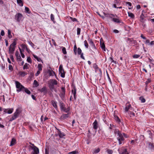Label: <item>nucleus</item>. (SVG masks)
Segmentation results:
<instances>
[{"mask_svg":"<svg viewBox=\"0 0 154 154\" xmlns=\"http://www.w3.org/2000/svg\"><path fill=\"white\" fill-rule=\"evenodd\" d=\"M114 133L117 137V139L119 141V144H122V141H123L124 138L123 137H127L126 135L124 133L122 134L118 129H116L114 131Z\"/></svg>","mask_w":154,"mask_h":154,"instance_id":"1","label":"nucleus"},{"mask_svg":"<svg viewBox=\"0 0 154 154\" xmlns=\"http://www.w3.org/2000/svg\"><path fill=\"white\" fill-rule=\"evenodd\" d=\"M22 111V108L19 107L16 110L12 117L10 119V121H12L17 119Z\"/></svg>","mask_w":154,"mask_h":154,"instance_id":"2","label":"nucleus"},{"mask_svg":"<svg viewBox=\"0 0 154 154\" xmlns=\"http://www.w3.org/2000/svg\"><path fill=\"white\" fill-rule=\"evenodd\" d=\"M16 41L13 42L10 45L9 48V51L10 54H13L16 48Z\"/></svg>","mask_w":154,"mask_h":154,"instance_id":"3","label":"nucleus"},{"mask_svg":"<svg viewBox=\"0 0 154 154\" xmlns=\"http://www.w3.org/2000/svg\"><path fill=\"white\" fill-rule=\"evenodd\" d=\"M16 88L17 89V91L19 92L21 91H23L24 87L18 81H15Z\"/></svg>","mask_w":154,"mask_h":154,"instance_id":"4","label":"nucleus"},{"mask_svg":"<svg viewBox=\"0 0 154 154\" xmlns=\"http://www.w3.org/2000/svg\"><path fill=\"white\" fill-rule=\"evenodd\" d=\"M59 71L60 75L62 78H64L65 77V72L63 69L62 65H60L59 67Z\"/></svg>","mask_w":154,"mask_h":154,"instance_id":"5","label":"nucleus"},{"mask_svg":"<svg viewBox=\"0 0 154 154\" xmlns=\"http://www.w3.org/2000/svg\"><path fill=\"white\" fill-rule=\"evenodd\" d=\"M22 15L20 13H18L16 14L15 16V18L16 20L18 22H19L22 19Z\"/></svg>","mask_w":154,"mask_h":154,"instance_id":"6","label":"nucleus"},{"mask_svg":"<svg viewBox=\"0 0 154 154\" xmlns=\"http://www.w3.org/2000/svg\"><path fill=\"white\" fill-rule=\"evenodd\" d=\"M55 135L56 136H59L60 138H63L65 136L64 134L62 133L59 129H57V131L56 132Z\"/></svg>","mask_w":154,"mask_h":154,"instance_id":"7","label":"nucleus"},{"mask_svg":"<svg viewBox=\"0 0 154 154\" xmlns=\"http://www.w3.org/2000/svg\"><path fill=\"white\" fill-rule=\"evenodd\" d=\"M15 56L17 58V60L18 62H20L22 61V59L20 55L17 51H16Z\"/></svg>","mask_w":154,"mask_h":154,"instance_id":"8","label":"nucleus"},{"mask_svg":"<svg viewBox=\"0 0 154 154\" xmlns=\"http://www.w3.org/2000/svg\"><path fill=\"white\" fill-rule=\"evenodd\" d=\"M33 151L32 152V154H38L39 153V150L37 147L33 148L32 149Z\"/></svg>","mask_w":154,"mask_h":154,"instance_id":"9","label":"nucleus"},{"mask_svg":"<svg viewBox=\"0 0 154 154\" xmlns=\"http://www.w3.org/2000/svg\"><path fill=\"white\" fill-rule=\"evenodd\" d=\"M38 91L41 92H43L44 94H45L47 92L46 88L45 86L43 87L41 89H39Z\"/></svg>","mask_w":154,"mask_h":154,"instance_id":"10","label":"nucleus"},{"mask_svg":"<svg viewBox=\"0 0 154 154\" xmlns=\"http://www.w3.org/2000/svg\"><path fill=\"white\" fill-rule=\"evenodd\" d=\"M70 114V113H68L67 114H63L60 117V119H67Z\"/></svg>","mask_w":154,"mask_h":154,"instance_id":"11","label":"nucleus"},{"mask_svg":"<svg viewBox=\"0 0 154 154\" xmlns=\"http://www.w3.org/2000/svg\"><path fill=\"white\" fill-rule=\"evenodd\" d=\"M131 107V106L130 104H127L126 105V106L125 108V112H128V110Z\"/></svg>","mask_w":154,"mask_h":154,"instance_id":"12","label":"nucleus"},{"mask_svg":"<svg viewBox=\"0 0 154 154\" xmlns=\"http://www.w3.org/2000/svg\"><path fill=\"white\" fill-rule=\"evenodd\" d=\"M93 128L95 129H97V122L96 120H95L93 123Z\"/></svg>","mask_w":154,"mask_h":154,"instance_id":"13","label":"nucleus"},{"mask_svg":"<svg viewBox=\"0 0 154 154\" xmlns=\"http://www.w3.org/2000/svg\"><path fill=\"white\" fill-rule=\"evenodd\" d=\"M16 140L14 138H12L10 144V146H12L16 143Z\"/></svg>","mask_w":154,"mask_h":154,"instance_id":"14","label":"nucleus"},{"mask_svg":"<svg viewBox=\"0 0 154 154\" xmlns=\"http://www.w3.org/2000/svg\"><path fill=\"white\" fill-rule=\"evenodd\" d=\"M144 12V11H142V14L141 15L140 18V20L142 22L145 17H146L143 14V12Z\"/></svg>","mask_w":154,"mask_h":154,"instance_id":"15","label":"nucleus"},{"mask_svg":"<svg viewBox=\"0 0 154 154\" xmlns=\"http://www.w3.org/2000/svg\"><path fill=\"white\" fill-rule=\"evenodd\" d=\"M51 83L53 85H57V82L55 79H52L50 81Z\"/></svg>","mask_w":154,"mask_h":154,"instance_id":"16","label":"nucleus"},{"mask_svg":"<svg viewBox=\"0 0 154 154\" xmlns=\"http://www.w3.org/2000/svg\"><path fill=\"white\" fill-rule=\"evenodd\" d=\"M51 103L53 106L55 108H57V102L54 100L51 101Z\"/></svg>","mask_w":154,"mask_h":154,"instance_id":"17","label":"nucleus"},{"mask_svg":"<svg viewBox=\"0 0 154 154\" xmlns=\"http://www.w3.org/2000/svg\"><path fill=\"white\" fill-rule=\"evenodd\" d=\"M17 2L20 6H23V3L21 0H17Z\"/></svg>","mask_w":154,"mask_h":154,"instance_id":"18","label":"nucleus"},{"mask_svg":"<svg viewBox=\"0 0 154 154\" xmlns=\"http://www.w3.org/2000/svg\"><path fill=\"white\" fill-rule=\"evenodd\" d=\"M13 108L7 109V113L9 114H11L13 112Z\"/></svg>","mask_w":154,"mask_h":154,"instance_id":"19","label":"nucleus"},{"mask_svg":"<svg viewBox=\"0 0 154 154\" xmlns=\"http://www.w3.org/2000/svg\"><path fill=\"white\" fill-rule=\"evenodd\" d=\"M70 110V108L69 107H68L67 108H66L65 107V108L62 111H63L64 112H67V113H69V111Z\"/></svg>","mask_w":154,"mask_h":154,"instance_id":"20","label":"nucleus"},{"mask_svg":"<svg viewBox=\"0 0 154 154\" xmlns=\"http://www.w3.org/2000/svg\"><path fill=\"white\" fill-rule=\"evenodd\" d=\"M19 48L20 49V52L22 57L23 58H24L25 57V55H24V54L23 53V50H22L20 48Z\"/></svg>","mask_w":154,"mask_h":154,"instance_id":"21","label":"nucleus"},{"mask_svg":"<svg viewBox=\"0 0 154 154\" xmlns=\"http://www.w3.org/2000/svg\"><path fill=\"white\" fill-rule=\"evenodd\" d=\"M100 47L104 51H106L105 45L104 43H100Z\"/></svg>","mask_w":154,"mask_h":154,"instance_id":"22","label":"nucleus"},{"mask_svg":"<svg viewBox=\"0 0 154 154\" xmlns=\"http://www.w3.org/2000/svg\"><path fill=\"white\" fill-rule=\"evenodd\" d=\"M37 68L39 71H42V66L40 64H38L37 66Z\"/></svg>","mask_w":154,"mask_h":154,"instance_id":"23","label":"nucleus"},{"mask_svg":"<svg viewBox=\"0 0 154 154\" xmlns=\"http://www.w3.org/2000/svg\"><path fill=\"white\" fill-rule=\"evenodd\" d=\"M33 85H34L35 87H37L39 85V84H38V82L36 80H35L34 81V82H33Z\"/></svg>","mask_w":154,"mask_h":154,"instance_id":"24","label":"nucleus"},{"mask_svg":"<svg viewBox=\"0 0 154 154\" xmlns=\"http://www.w3.org/2000/svg\"><path fill=\"white\" fill-rule=\"evenodd\" d=\"M128 14L129 17H131V18H134V16L132 13L128 12Z\"/></svg>","mask_w":154,"mask_h":154,"instance_id":"25","label":"nucleus"},{"mask_svg":"<svg viewBox=\"0 0 154 154\" xmlns=\"http://www.w3.org/2000/svg\"><path fill=\"white\" fill-rule=\"evenodd\" d=\"M23 91H24L25 92L28 94H30L31 93L30 91L25 88H24V89Z\"/></svg>","mask_w":154,"mask_h":154,"instance_id":"26","label":"nucleus"},{"mask_svg":"<svg viewBox=\"0 0 154 154\" xmlns=\"http://www.w3.org/2000/svg\"><path fill=\"white\" fill-rule=\"evenodd\" d=\"M72 93L73 94V97L74 98H75V94H76V90L75 89H72Z\"/></svg>","mask_w":154,"mask_h":154,"instance_id":"27","label":"nucleus"},{"mask_svg":"<svg viewBox=\"0 0 154 154\" xmlns=\"http://www.w3.org/2000/svg\"><path fill=\"white\" fill-rule=\"evenodd\" d=\"M112 20L116 23H120V21L119 19L116 18H113L112 19Z\"/></svg>","mask_w":154,"mask_h":154,"instance_id":"28","label":"nucleus"},{"mask_svg":"<svg viewBox=\"0 0 154 154\" xmlns=\"http://www.w3.org/2000/svg\"><path fill=\"white\" fill-rule=\"evenodd\" d=\"M62 52H63V54H66L67 52H66V48L64 47H62Z\"/></svg>","mask_w":154,"mask_h":154,"instance_id":"29","label":"nucleus"},{"mask_svg":"<svg viewBox=\"0 0 154 154\" xmlns=\"http://www.w3.org/2000/svg\"><path fill=\"white\" fill-rule=\"evenodd\" d=\"M81 29L79 28H77V34L78 35H79L80 34Z\"/></svg>","mask_w":154,"mask_h":154,"instance_id":"30","label":"nucleus"},{"mask_svg":"<svg viewBox=\"0 0 154 154\" xmlns=\"http://www.w3.org/2000/svg\"><path fill=\"white\" fill-rule=\"evenodd\" d=\"M84 43L85 47L87 48H88V45L86 40H85L84 41Z\"/></svg>","mask_w":154,"mask_h":154,"instance_id":"31","label":"nucleus"},{"mask_svg":"<svg viewBox=\"0 0 154 154\" xmlns=\"http://www.w3.org/2000/svg\"><path fill=\"white\" fill-rule=\"evenodd\" d=\"M148 145L149 146V147L151 148H153L154 147V145L153 143H151L150 142L148 143Z\"/></svg>","mask_w":154,"mask_h":154,"instance_id":"32","label":"nucleus"},{"mask_svg":"<svg viewBox=\"0 0 154 154\" xmlns=\"http://www.w3.org/2000/svg\"><path fill=\"white\" fill-rule=\"evenodd\" d=\"M8 37L9 38H11L12 37V36L11 35V32L10 30H8Z\"/></svg>","mask_w":154,"mask_h":154,"instance_id":"33","label":"nucleus"},{"mask_svg":"<svg viewBox=\"0 0 154 154\" xmlns=\"http://www.w3.org/2000/svg\"><path fill=\"white\" fill-rule=\"evenodd\" d=\"M25 10L26 13L29 14L30 13V11H29V8L26 7H25Z\"/></svg>","mask_w":154,"mask_h":154,"instance_id":"34","label":"nucleus"},{"mask_svg":"<svg viewBox=\"0 0 154 154\" xmlns=\"http://www.w3.org/2000/svg\"><path fill=\"white\" fill-rule=\"evenodd\" d=\"M140 100L141 101V102L144 103L145 102V100L143 97H140Z\"/></svg>","mask_w":154,"mask_h":154,"instance_id":"35","label":"nucleus"},{"mask_svg":"<svg viewBox=\"0 0 154 154\" xmlns=\"http://www.w3.org/2000/svg\"><path fill=\"white\" fill-rule=\"evenodd\" d=\"M82 52V50L80 48H78L77 50V53L78 54H80Z\"/></svg>","mask_w":154,"mask_h":154,"instance_id":"36","label":"nucleus"},{"mask_svg":"<svg viewBox=\"0 0 154 154\" xmlns=\"http://www.w3.org/2000/svg\"><path fill=\"white\" fill-rule=\"evenodd\" d=\"M21 47L22 48H23L22 50H23L24 49H26V48L27 47L24 44H22L21 45Z\"/></svg>","mask_w":154,"mask_h":154,"instance_id":"37","label":"nucleus"},{"mask_svg":"<svg viewBox=\"0 0 154 154\" xmlns=\"http://www.w3.org/2000/svg\"><path fill=\"white\" fill-rule=\"evenodd\" d=\"M27 62L30 63H32V60L31 58L29 57H28L27 58Z\"/></svg>","mask_w":154,"mask_h":154,"instance_id":"38","label":"nucleus"},{"mask_svg":"<svg viewBox=\"0 0 154 154\" xmlns=\"http://www.w3.org/2000/svg\"><path fill=\"white\" fill-rule=\"evenodd\" d=\"M8 68H9V70H10L11 71H12L13 70V67H12V66L11 64H9V65Z\"/></svg>","mask_w":154,"mask_h":154,"instance_id":"39","label":"nucleus"},{"mask_svg":"<svg viewBox=\"0 0 154 154\" xmlns=\"http://www.w3.org/2000/svg\"><path fill=\"white\" fill-rule=\"evenodd\" d=\"M60 106V109L62 110H63L65 107L63 103H61Z\"/></svg>","mask_w":154,"mask_h":154,"instance_id":"40","label":"nucleus"},{"mask_svg":"<svg viewBox=\"0 0 154 154\" xmlns=\"http://www.w3.org/2000/svg\"><path fill=\"white\" fill-rule=\"evenodd\" d=\"M100 151V149L99 148H97L94 151V153H97L99 152Z\"/></svg>","mask_w":154,"mask_h":154,"instance_id":"41","label":"nucleus"},{"mask_svg":"<svg viewBox=\"0 0 154 154\" xmlns=\"http://www.w3.org/2000/svg\"><path fill=\"white\" fill-rule=\"evenodd\" d=\"M28 43L32 47L34 48L35 45L31 42H29Z\"/></svg>","mask_w":154,"mask_h":154,"instance_id":"42","label":"nucleus"},{"mask_svg":"<svg viewBox=\"0 0 154 154\" xmlns=\"http://www.w3.org/2000/svg\"><path fill=\"white\" fill-rule=\"evenodd\" d=\"M107 152L109 154H112L113 152L110 149L107 150Z\"/></svg>","mask_w":154,"mask_h":154,"instance_id":"43","label":"nucleus"},{"mask_svg":"<svg viewBox=\"0 0 154 154\" xmlns=\"http://www.w3.org/2000/svg\"><path fill=\"white\" fill-rule=\"evenodd\" d=\"M78 152L77 151H73L71 152H69V154H77Z\"/></svg>","mask_w":154,"mask_h":154,"instance_id":"44","label":"nucleus"},{"mask_svg":"<svg viewBox=\"0 0 154 154\" xmlns=\"http://www.w3.org/2000/svg\"><path fill=\"white\" fill-rule=\"evenodd\" d=\"M31 145L29 146V147L31 148V149L33 148H35V147H36V146L34 145L33 144L30 143Z\"/></svg>","mask_w":154,"mask_h":154,"instance_id":"45","label":"nucleus"},{"mask_svg":"<svg viewBox=\"0 0 154 154\" xmlns=\"http://www.w3.org/2000/svg\"><path fill=\"white\" fill-rule=\"evenodd\" d=\"M89 43L90 44V45L91 46H92V45H94V42H93V41H92V40L91 39L89 40Z\"/></svg>","mask_w":154,"mask_h":154,"instance_id":"46","label":"nucleus"},{"mask_svg":"<svg viewBox=\"0 0 154 154\" xmlns=\"http://www.w3.org/2000/svg\"><path fill=\"white\" fill-rule=\"evenodd\" d=\"M51 20L52 21H53L54 20V15L52 14H51Z\"/></svg>","mask_w":154,"mask_h":154,"instance_id":"47","label":"nucleus"},{"mask_svg":"<svg viewBox=\"0 0 154 154\" xmlns=\"http://www.w3.org/2000/svg\"><path fill=\"white\" fill-rule=\"evenodd\" d=\"M121 154H128V153L127 152V149H125L122 153Z\"/></svg>","mask_w":154,"mask_h":154,"instance_id":"48","label":"nucleus"},{"mask_svg":"<svg viewBox=\"0 0 154 154\" xmlns=\"http://www.w3.org/2000/svg\"><path fill=\"white\" fill-rule=\"evenodd\" d=\"M140 55H139L135 54V55H134L133 56V57L134 58H137L139 57H140Z\"/></svg>","mask_w":154,"mask_h":154,"instance_id":"49","label":"nucleus"},{"mask_svg":"<svg viewBox=\"0 0 154 154\" xmlns=\"http://www.w3.org/2000/svg\"><path fill=\"white\" fill-rule=\"evenodd\" d=\"M28 68V65L26 63H25L23 66V69H27Z\"/></svg>","mask_w":154,"mask_h":154,"instance_id":"50","label":"nucleus"},{"mask_svg":"<svg viewBox=\"0 0 154 154\" xmlns=\"http://www.w3.org/2000/svg\"><path fill=\"white\" fill-rule=\"evenodd\" d=\"M1 35L3 36L5 35V32L3 30H2L1 32Z\"/></svg>","mask_w":154,"mask_h":154,"instance_id":"51","label":"nucleus"},{"mask_svg":"<svg viewBox=\"0 0 154 154\" xmlns=\"http://www.w3.org/2000/svg\"><path fill=\"white\" fill-rule=\"evenodd\" d=\"M151 80L150 79H148L146 82V84H147L151 82Z\"/></svg>","mask_w":154,"mask_h":154,"instance_id":"52","label":"nucleus"},{"mask_svg":"<svg viewBox=\"0 0 154 154\" xmlns=\"http://www.w3.org/2000/svg\"><path fill=\"white\" fill-rule=\"evenodd\" d=\"M45 154H49L48 149L46 148L45 149Z\"/></svg>","mask_w":154,"mask_h":154,"instance_id":"53","label":"nucleus"},{"mask_svg":"<svg viewBox=\"0 0 154 154\" xmlns=\"http://www.w3.org/2000/svg\"><path fill=\"white\" fill-rule=\"evenodd\" d=\"M126 4L128 5V6H129L130 7H131V6L132 4L131 3L129 2H126Z\"/></svg>","mask_w":154,"mask_h":154,"instance_id":"54","label":"nucleus"},{"mask_svg":"<svg viewBox=\"0 0 154 154\" xmlns=\"http://www.w3.org/2000/svg\"><path fill=\"white\" fill-rule=\"evenodd\" d=\"M91 47H92V48L93 50H96V47L95 46V45L94 44L93 45H92Z\"/></svg>","mask_w":154,"mask_h":154,"instance_id":"55","label":"nucleus"},{"mask_svg":"<svg viewBox=\"0 0 154 154\" xmlns=\"http://www.w3.org/2000/svg\"><path fill=\"white\" fill-rule=\"evenodd\" d=\"M135 116V114L133 112H131L130 113L131 117L134 116Z\"/></svg>","mask_w":154,"mask_h":154,"instance_id":"56","label":"nucleus"},{"mask_svg":"<svg viewBox=\"0 0 154 154\" xmlns=\"http://www.w3.org/2000/svg\"><path fill=\"white\" fill-rule=\"evenodd\" d=\"M10 58L11 59V60H12V61H13V62H14V58H13V55H11L10 56Z\"/></svg>","mask_w":154,"mask_h":154,"instance_id":"57","label":"nucleus"},{"mask_svg":"<svg viewBox=\"0 0 154 154\" xmlns=\"http://www.w3.org/2000/svg\"><path fill=\"white\" fill-rule=\"evenodd\" d=\"M113 32L114 33H118L119 32V31L117 29H114L113 31Z\"/></svg>","mask_w":154,"mask_h":154,"instance_id":"58","label":"nucleus"},{"mask_svg":"<svg viewBox=\"0 0 154 154\" xmlns=\"http://www.w3.org/2000/svg\"><path fill=\"white\" fill-rule=\"evenodd\" d=\"M40 73V71L38 70L37 71L36 73L35 74V76H38Z\"/></svg>","mask_w":154,"mask_h":154,"instance_id":"59","label":"nucleus"},{"mask_svg":"<svg viewBox=\"0 0 154 154\" xmlns=\"http://www.w3.org/2000/svg\"><path fill=\"white\" fill-rule=\"evenodd\" d=\"M140 37H141L143 38V39H146V38L143 35V34H141V36H140Z\"/></svg>","mask_w":154,"mask_h":154,"instance_id":"60","label":"nucleus"},{"mask_svg":"<svg viewBox=\"0 0 154 154\" xmlns=\"http://www.w3.org/2000/svg\"><path fill=\"white\" fill-rule=\"evenodd\" d=\"M80 54H81V58H82V59L85 60V57H84V56L83 55V53H82Z\"/></svg>","mask_w":154,"mask_h":154,"instance_id":"61","label":"nucleus"},{"mask_svg":"<svg viewBox=\"0 0 154 154\" xmlns=\"http://www.w3.org/2000/svg\"><path fill=\"white\" fill-rule=\"evenodd\" d=\"M136 8L137 9H139L140 8V5H138L136 6Z\"/></svg>","mask_w":154,"mask_h":154,"instance_id":"62","label":"nucleus"},{"mask_svg":"<svg viewBox=\"0 0 154 154\" xmlns=\"http://www.w3.org/2000/svg\"><path fill=\"white\" fill-rule=\"evenodd\" d=\"M32 55H33V57H34V58L36 60H37V59H38V57L36 55H34L33 54H32Z\"/></svg>","mask_w":154,"mask_h":154,"instance_id":"63","label":"nucleus"},{"mask_svg":"<svg viewBox=\"0 0 154 154\" xmlns=\"http://www.w3.org/2000/svg\"><path fill=\"white\" fill-rule=\"evenodd\" d=\"M149 43H150V42L149 40H146L145 42V43L146 44H149Z\"/></svg>","mask_w":154,"mask_h":154,"instance_id":"64","label":"nucleus"}]
</instances>
